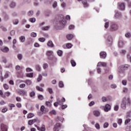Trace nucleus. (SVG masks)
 I'll list each match as a JSON object with an SVG mask.
<instances>
[{
	"instance_id": "nucleus-41",
	"label": "nucleus",
	"mask_w": 131,
	"mask_h": 131,
	"mask_svg": "<svg viewBox=\"0 0 131 131\" xmlns=\"http://www.w3.org/2000/svg\"><path fill=\"white\" fill-rule=\"evenodd\" d=\"M34 116V114H33V113H30L28 114L27 118H32V117H33Z\"/></svg>"
},
{
	"instance_id": "nucleus-18",
	"label": "nucleus",
	"mask_w": 131,
	"mask_h": 131,
	"mask_svg": "<svg viewBox=\"0 0 131 131\" xmlns=\"http://www.w3.org/2000/svg\"><path fill=\"white\" fill-rule=\"evenodd\" d=\"M47 46L50 48H54V43H53V41H52L51 40L48 41L47 43Z\"/></svg>"
},
{
	"instance_id": "nucleus-6",
	"label": "nucleus",
	"mask_w": 131,
	"mask_h": 131,
	"mask_svg": "<svg viewBox=\"0 0 131 131\" xmlns=\"http://www.w3.org/2000/svg\"><path fill=\"white\" fill-rule=\"evenodd\" d=\"M48 60H50V61H52L53 63H56L57 62V58H56L54 55H50V56H48Z\"/></svg>"
},
{
	"instance_id": "nucleus-50",
	"label": "nucleus",
	"mask_w": 131,
	"mask_h": 131,
	"mask_svg": "<svg viewBox=\"0 0 131 131\" xmlns=\"http://www.w3.org/2000/svg\"><path fill=\"white\" fill-rule=\"evenodd\" d=\"M117 123L119 124V125H121V123H122V119H119L118 120Z\"/></svg>"
},
{
	"instance_id": "nucleus-45",
	"label": "nucleus",
	"mask_w": 131,
	"mask_h": 131,
	"mask_svg": "<svg viewBox=\"0 0 131 131\" xmlns=\"http://www.w3.org/2000/svg\"><path fill=\"white\" fill-rule=\"evenodd\" d=\"M34 96H35V92L33 91L30 93V97H31V98L34 97Z\"/></svg>"
},
{
	"instance_id": "nucleus-16",
	"label": "nucleus",
	"mask_w": 131,
	"mask_h": 131,
	"mask_svg": "<svg viewBox=\"0 0 131 131\" xmlns=\"http://www.w3.org/2000/svg\"><path fill=\"white\" fill-rule=\"evenodd\" d=\"M25 84H27V85H31L32 84V81H31V80L27 79L25 81H24Z\"/></svg>"
},
{
	"instance_id": "nucleus-8",
	"label": "nucleus",
	"mask_w": 131,
	"mask_h": 131,
	"mask_svg": "<svg viewBox=\"0 0 131 131\" xmlns=\"http://www.w3.org/2000/svg\"><path fill=\"white\" fill-rule=\"evenodd\" d=\"M18 94L20 96H25V97H27V91H26L25 90H20L19 91H18Z\"/></svg>"
},
{
	"instance_id": "nucleus-54",
	"label": "nucleus",
	"mask_w": 131,
	"mask_h": 131,
	"mask_svg": "<svg viewBox=\"0 0 131 131\" xmlns=\"http://www.w3.org/2000/svg\"><path fill=\"white\" fill-rule=\"evenodd\" d=\"M48 91L51 95L53 94V89L52 88H48Z\"/></svg>"
},
{
	"instance_id": "nucleus-57",
	"label": "nucleus",
	"mask_w": 131,
	"mask_h": 131,
	"mask_svg": "<svg viewBox=\"0 0 131 131\" xmlns=\"http://www.w3.org/2000/svg\"><path fill=\"white\" fill-rule=\"evenodd\" d=\"M38 98L39 99V100H40V101H42V100L43 99V96H42V95H39L38 96Z\"/></svg>"
},
{
	"instance_id": "nucleus-63",
	"label": "nucleus",
	"mask_w": 131,
	"mask_h": 131,
	"mask_svg": "<svg viewBox=\"0 0 131 131\" xmlns=\"http://www.w3.org/2000/svg\"><path fill=\"white\" fill-rule=\"evenodd\" d=\"M102 102H107V98L106 97H102Z\"/></svg>"
},
{
	"instance_id": "nucleus-20",
	"label": "nucleus",
	"mask_w": 131,
	"mask_h": 131,
	"mask_svg": "<svg viewBox=\"0 0 131 131\" xmlns=\"http://www.w3.org/2000/svg\"><path fill=\"white\" fill-rule=\"evenodd\" d=\"M74 36L73 34H70L67 35V38L68 40H72Z\"/></svg>"
},
{
	"instance_id": "nucleus-49",
	"label": "nucleus",
	"mask_w": 131,
	"mask_h": 131,
	"mask_svg": "<svg viewBox=\"0 0 131 131\" xmlns=\"http://www.w3.org/2000/svg\"><path fill=\"white\" fill-rule=\"evenodd\" d=\"M26 71L27 72H32V71H33V70L31 68H27L26 69Z\"/></svg>"
},
{
	"instance_id": "nucleus-52",
	"label": "nucleus",
	"mask_w": 131,
	"mask_h": 131,
	"mask_svg": "<svg viewBox=\"0 0 131 131\" xmlns=\"http://www.w3.org/2000/svg\"><path fill=\"white\" fill-rule=\"evenodd\" d=\"M129 122H130V119L128 118L126 120H125V122H124V124L125 125L127 124V123H129Z\"/></svg>"
},
{
	"instance_id": "nucleus-3",
	"label": "nucleus",
	"mask_w": 131,
	"mask_h": 131,
	"mask_svg": "<svg viewBox=\"0 0 131 131\" xmlns=\"http://www.w3.org/2000/svg\"><path fill=\"white\" fill-rule=\"evenodd\" d=\"M129 67V64L122 65L119 67L118 69V72H119V73H123L124 72V71L127 70V69H128Z\"/></svg>"
},
{
	"instance_id": "nucleus-59",
	"label": "nucleus",
	"mask_w": 131,
	"mask_h": 131,
	"mask_svg": "<svg viewBox=\"0 0 131 131\" xmlns=\"http://www.w3.org/2000/svg\"><path fill=\"white\" fill-rule=\"evenodd\" d=\"M108 27H109V22H106L105 23L104 28H106V29H107Z\"/></svg>"
},
{
	"instance_id": "nucleus-7",
	"label": "nucleus",
	"mask_w": 131,
	"mask_h": 131,
	"mask_svg": "<svg viewBox=\"0 0 131 131\" xmlns=\"http://www.w3.org/2000/svg\"><path fill=\"white\" fill-rule=\"evenodd\" d=\"M100 56L101 59H106V57H107V53H106V52L101 51L100 53Z\"/></svg>"
},
{
	"instance_id": "nucleus-17",
	"label": "nucleus",
	"mask_w": 131,
	"mask_h": 131,
	"mask_svg": "<svg viewBox=\"0 0 131 131\" xmlns=\"http://www.w3.org/2000/svg\"><path fill=\"white\" fill-rule=\"evenodd\" d=\"M115 18L116 19H119V18H121V13L120 12H117L115 15Z\"/></svg>"
},
{
	"instance_id": "nucleus-10",
	"label": "nucleus",
	"mask_w": 131,
	"mask_h": 131,
	"mask_svg": "<svg viewBox=\"0 0 131 131\" xmlns=\"http://www.w3.org/2000/svg\"><path fill=\"white\" fill-rule=\"evenodd\" d=\"M104 110L105 112H108L110 110H111V105L110 104H107L105 105Z\"/></svg>"
},
{
	"instance_id": "nucleus-22",
	"label": "nucleus",
	"mask_w": 131,
	"mask_h": 131,
	"mask_svg": "<svg viewBox=\"0 0 131 131\" xmlns=\"http://www.w3.org/2000/svg\"><path fill=\"white\" fill-rule=\"evenodd\" d=\"M47 55L48 57H50V56H52L54 55V52H53V51L51 50L48 51L47 52Z\"/></svg>"
},
{
	"instance_id": "nucleus-48",
	"label": "nucleus",
	"mask_w": 131,
	"mask_h": 131,
	"mask_svg": "<svg viewBox=\"0 0 131 131\" xmlns=\"http://www.w3.org/2000/svg\"><path fill=\"white\" fill-rule=\"evenodd\" d=\"M72 47V45H71V43H67L66 45V47L68 48V49H71Z\"/></svg>"
},
{
	"instance_id": "nucleus-37",
	"label": "nucleus",
	"mask_w": 131,
	"mask_h": 131,
	"mask_svg": "<svg viewBox=\"0 0 131 131\" xmlns=\"http://www.w3.org/2000/svg\"><path fill=\"white\" fill-rule=\"evenodd\" d=\"M35 68H36V70H37V71H40L41 70V68H40V66L38 64H37L36 66H35Z\"/></svg>"
},
{
	"instance_id": "nucleus-5",
	"label": "nucleus",
	"mask_w": 131,
	"mask_h": 131,
	"mask_svg": "<svg viewBox=\"0 0 131 131\" xmlns=\"http://www.w3.org/2000/svg\"><path fill=\"white\" fill-rule=\"evenodd\" d=\"M105 38L108 43V45H111L113 41V38L112 37V36L110 34H106L105 35Z\"/></svg>"
},
{
	"instance_id": "nucleus-58",
	"label": "nucleus",
	"mask_w": 131,
	"mask_h": 131,
	"mask_svg": "<svg viewBox=\"0 0 131 131\" xmlns=\"http://www.w3.org/2000/svg\"><path fill=\"white\" fill-rule=\"evenodd\" d=\"M50 28V26H46L42 27V30H48Z\"/></svg>"
},
{
	"instance_id": "nucleus-43",
	"label": "nucleus",
	"mask_w": 131,
	"mask_h": 131,
	"mask_svg": "<svg viewBox=\"0 0 131 131\" xmlns=\"http://www.w3.org/2000/svg\"><path fill=\"white\" fill-rule=\"evenodd\" d=\"M32 15H33V11L31 10L28 12V15L30 17H31V16H32Z\"/></svg>"
},
{
	"instance_id": "nucleus-51",
	"label": "nucleus",
	"mask_w": 131,
	"mask_h": 131,
	"mask_svg": "<svg viewBox=\"0 0 131 131\" xmlns=\"http://www.w3.org/2000/svg\"><path fill=\"white\" fill-rule=\"evenodd\" d=\"M3 88L5 90H9V85L7 84H4L3 85Z\"/></svg>"
},
{
	"instance_id": "nucleus-28",
	"label": "nucleus",
	"mask_w": 131,
	"mask_h": 131,
	"mask_svg": "<svg viewBox=\"0 0 131 131\" xmlns=\"http://www.w3.org/2000/svg\"><path fill=\"white\" fill-rule=\"evenodd\" d=\"M57 54L59 57H62V56H63V51H62V50H58Z\"/></svg>"
},
{
	"instance_id": "nucleus-32",
	"label": "nucleus",
	"mask_w": 131,
	"mask_h": 131,
	"mask_svg": "<svg viewBox=\"0 0 131 131\" xmlns=\"http://www.w3.org/2000/svg\"><path fill=\"white\" fill-rule=\"evenodd\" d=\"M82 4L84 8H88V7H89V4H88L86 1H82Z\"/></svg>"
},
{
	"instance_id": "nucleus-38",
	"label": "nucleus",
	"mask_w": 131,
	"mask_h": 131,
	"mask_svg": "<svg viewBox=\"0 0 131 131\" xmlns=\"http://www.w3.org/2000/svg\"><path fill=\"white\" fill-rule=\"evenodd\" d=\"M59 88H63L64 87V83H63V81H60L59 82Z\"/></svg>"
},
{
	"instance_id": "nucleus-42",
	"label": "nucleus",
	"mask_w": 131,
	"mask_h": 131,
	"mask_svg": "<svg viewBox=\"0 0 131 131\" xmlns=\"http://www.w3.org/2000/svg\"><path fill=\"white\" fill-rule=\"evenodd\" d=\"M108 126H109V123H108V122H105L103 124V128H107V127H108Z\"/></svg>"
},
{
	"instance_id": "nucleus-4",
	"label": "nucleus",
	"mask_w": 131,
	"mask_h": 131,
	"mask_svg": "<svg viewBox=\"0 0 131 131\" xmlns=\"http://www.w3.org/2000/svg\"><path fill=\"white\" fill-rule=\"evenodd\" d=\"M118 30V25L114 23H112L110 27V31H116Z\"/></svg>"
},
{
	"instance_id": "nucleus-47",
	"label": "nucleus",
	"mask_w": 131,
	"mask_h": 131,
	"mask_svg": "<svg viewBox=\"0 0 131 131\" xmlns=\"http://www.w3.org/2000/svg\"><path fill=\"white\" fill-rule=\"evenodd\" d=\"M57 6H58V3H57V2H54V3L52 5V7L53 8H54V9H55V8H57Z\"/></svg>"
},
{
	"instance_id": "nucleus-40",
	"label": "nucleus",
	"mask_w": 131,
	"mask_h": 131,
	"mask_svg": "<svg viewBox=\"0 0 131 131\" xmlns=\"http://www.w3.org/2000/svg\"><path fill=\"white\" fill-rule=\"evenodd\" d=\"M38 40L39 41H40V42H45V41H46V38L43 37L39 38Z\"/></svg>"
},
{
	"instance_id": "nucleus-14",
	"label": "nucleus",
	"mask_w": 131,
	"mask_h": 131,
	"mask_svg": "<svg viewBox=\"0 0 131 131\" xmlns=\"http://www.w3.org/2000/svg\"><path fill=\"white\" fill-rule=\"evenodd\" d=\"M1 51L2 52H3V53H8L9 52V48L5 47H3L1 49Z\"/></svg>"
},
{
	"instance_id": "nucleus-12",
	"label": "nucleus",
	"mask_w": 131,
	"mask_h": 131,
	"mask_svg": "<svg viewBox=\"0 0 131 131\" xmlns=\"http://www.w3.org/2000/svg\"><path fill=\"white\" fill-rule=\"evenodd\" d=\"M60 126H61V124L60 123H56L54 126L53 130L54 131H59V127H60Z\"/></svg>"
},
{
	"instance_id": "nucleus-19",
	"label": "nucleus",
	"mask_w": 131,
	"mask_h": 131,
	"mask_svg": "<svg viewBox=\"0 0 131 131\" xmlns=\"http://www.w3.org/2000/svg\"><path fill=\"white\" fill-rule=\"evenodd\" d=\"M37 129L39 131H46V126H45V125H42L41 127L39 126L37 127Z\"/></svg>"
},
{
	"instance_id": "nucleus-27",
	"label": "nucleus",
	"mask_w": 131,
	"mask_h": 131,
	"mask_svg": "<svg viewBox=\"0 0 131 131\" xmlns=\"http://www.w3.org/2000/svg\"><path fill=\"white\" fill-rule=\"evenodd\" d=\"M27 77H30V78H32L33 77V73H29L26 74Z\"/></svg>"
},
{
	"instance_id": "nucleus-31",
	"label": "nucleus",
	"mask_w": 131,
	"mask_h": 131,
	"mask_svg": "<svg viewBox=\"0 0 131 131\" xmlns=\"http://www.w3.org/2000/svg\"><path fill=\"white\" fill-rule=\"evenodd\" d=\"M36 89L37 91H38L39 92H43V89L39 87V86H36Z\"/></svg>"
},
{
	"instance_id": "nucleus-34",
	"label": "nucleus",
	"mask_w": 131,
	"mask_h": 131,
	"mask_svg": "<svg viewBox=\"0 0 131 131\" xmlns=\"http://www.w3.org/2000/svg\"><path fill=\"white\" fill-rule=\"evenodd\" d=\"M125 37L127 38H130L131 37V34L130 32H127L125 34Z\"/></svg>"
},
{
	"instance_id": "nucleus-30",
	"label": "nucleus",
	"mask_w": 131,
	"mask_h": 131,
	"mask_svg": "<svg viewBox=\"0 0 131 131\" xmlns=\"http://www.w3.org/2000/svg\"><path fill=\"white\" fill-rule=\"evenodd\" d=\"M17 59H18V60H19V61H21V60H22V59H23V55L21 54H18L17 55Z\"/></svg>"
},
{
	"instance_id": "nucleus-24",
	"label": "nucleus",
	"mask_w": 131,
	"mask_h": 131,
	"mask_svg": "<svg viewBox=\"0 0 131 131\" xmlns=\"http://www.w3.org/2000/svg\"><path fill=\"white\" fill-rule=\"evenodd\" d=\"M13 25H18L19 24V20L18 19H14L12 21Z\"/></svg>"
},
{
	"instance_id": "nucleus-46",
	"label": "nucleus",
	"mask_w": 131,
	"mask_h": 131,
	"mask_svg": "<svg viewBox=\"0 0 131 131\" xmlns=\"http://www.w3.org/2000/svg\"><path fill=\"white\" fill-rule=\"evenodd\" d=\"M114 109L115 111H118V110L119 109V106H118V105H115Z\"/></svg>"
},
{
	"instance_id": "nucleus-33",
	"label": "nucleus",
	"mask_w": 131,
	"mask_h": 131,
	"mask_svg": "<svg viewBox=\"0 0 131 131\" xmlns=\"http://www.w3.org/2000/svg\"><path fill=\"white\" fill-rule=\"evenodd\" d=\"M29 20L31 23H34L36 21V19L34 17L30 18Z\"/></svg>"
},
{
	"instance_id": "nucleus-61",
	"label": "nucleus",
	"mask_w": 131,
	"mask_h": 131,
	"mask_svg": "<svg viewBox=\"0 0 131 131\" xmlns=\"http://www.w3.org/2000/svg\"><path fill=\"white\" fill-rule=\"evenodd\" d=\"M2 62H3V63H5V64H6L7 62V58H6L5 57H3Z\"/></svg>"
},
{
	"instance_id": "nucleus-44",
	"label": "nucleus",
	"mask_w": 131,
	"mask_h": 131,
	"mask_svg": "<svg viewBox=\"0 0 131 131\" xmlns=\"http://www.w3.org/2000/svg\"><path fill=\"white\" fill-rule=\"evenodd\" d=\"M31 37H36V36H37L36 33H35V32H32L31 33Z\"/></svg>"
},
{
	"instance_id": "nucleus-53",
	"label": "nucleus",
	"mask_w": 131,
	"mask_h": 131,
	"mask_svg": "<svg viewBox=\"0 0 131 131\" xmlns=\"http://www.w3.org/2000/svg\"><path fill=\"white\" fill-rule=\"evenodd\" d=\"M120 54H122V55H125L126 51L125 50H122L120 51Z\"/></svg>"
},
{
	"instance_id": "nucleus-21",
	"label": "nucleus",
	"mask_w": 131,
	"mask_h": 131,
	"mask_svg": "<svg viewBox=\"0 0 131 131\" xmlns=\"http://www.w3.org/2000/svg\"><path fill=\"white\" fill-rule=\"evenodd\" d=\"M125 9V4L124 3H121L119 5V9L120 10H124Z\"/></svg>"
},
{
	"instance_id": "nucleus-35",
	"label": "nucleus",
	"mask_w": 131,
	"mask_h": 131,
	"mask_svg": "<svg viewBox=\"0 0 131 131\" xmlns=\"http://www.w3.org/2000/svg\"><path fill=\"white\" fill-rule=\"evenodd\" d=\"M71 64L73 67H75V66H76V62L73 60L71 61Z\"/></svg>"
},
{
	"instance_id": "nucleus-25",
	"label": "nucleus",
	"mask_w": 131,
	"mask_h": 131,
	"mask_svg": "<svg viewBox=\"0 0 131 131\" xmlns=\"http://www.w3.org/2000/svg\"><path fill=\"white\" fill-rule=\"evenodd\" d=\"M19 40L21 41V42H25V36H21L20 37H19Z\"/></svg>"
},
{
	"instance_id": "nucleus-11",
	"label": "nucleus",
	"mask_w": 131,
	"mask_h": 131,
	"mask_svg": "<svg viewBox=\"0 0 131 131\" xmlns=\"http://www.w3.org/2000/svg\"><path fill=\"white\" fill-rule=\"evenodd\" d=\"M1 129L2 131H8V126L3 123L1 125Z\"/></svg>"
},
{
	"instance_id": "nucleus-23",
	"label": "nucleus",
	"mask_w": 131,
	"mask_h": 131,
	"mask_svg": "<svg viewBox=\"0 0 131 131\" xmlns=\"http://www.w3.org/2000/svg\"><path fill=\"white\" fill-rule=\"evenodd\" d=\"M9 7L11 9H14L16 7V3L12 2L10 5Z\"/></svg>"
},
{
	"instance_id": "nucleus-36",
	"label": "nucleus",
	"mask_w": 131,
	"mask_h": 131,
	"mask_svg": "<svg viewBox=\"0 0 131 131\" xmlns=\"http://www.w3.org/2000/svg\"><path fill=\"white\" fill-rule=\"evenodd\" d=\"M95 127L96 128V129H100L101 128V127L100 126V124H99V123H96L95 124Z\"/></svg>"
},
{
	"instance_id": "nucleus-60",
	"label": "nucleus",
	"mask_w": 131,
	"mask_h": 131,
	"mask_svg": "<svg viewBox=\"0 0 131 131\" xmlns=\"http://www.w3.org/2000/svg\"><path fill=\"white\" fill-rule=\"evenodd\" d=\"M127 59H128V61H129L131 63V56L129 54L127 55Z\"/></svg>"
},
{
	"instance_id": "nucleus-13",
	"label": "nucleus",
	"mask_w": 131,
	"mask_h": 131,
	"mask_svg": "<svg viewBox=\"0 0 131 131\" xmlns=\"http://www.w3.org/2000/svg\"><path fill=\"white\" fill-rule=\"evenodd\" d=\"M100 65H101L102 67H107V63L105 62H99L97 64V67H99Z\"/></svg>"
},
{
	"instance_id": "nucleus-26",
	"label": "nucleus",
	"mask_w": 131,
	"mask_h": 131,
	"mask_svg": "<svg viewBox=\"0 0 131 131\" xmlns=\"http://www.w3.org/2000/svg\"><path fill=\"white\" fill-rule=\"evenodd\" d=\"M123 46H124V44L123 43V41H119L118 42V46L119 48H123Z\"/></svg>"
},
{
	"instance_id": "nucleus-39",
	"label": "nucleus",
	"mask_w": 131,
	"mask_h": 131,
	"mask_svg": "<svg viewBox=\"0 0 131 131\" xmlns=\"http://www.w3.org/2000/svg\"><path fill=\"white\" fill-rule=\"evenodd\" d=\"M45 106L44 105H41V107H40V111L41 112H42V114H43V113L45 112Z\"/></svg>"
},
{
	"instance_id": "nucleus-55",
	"label": "nucleus",
	"mask_w": 131,
	"mask_h": 131,
	"mask_svg": "<svg viewBox=\"0 0 131 131\" xmlns=\"http://www.w3.org/2000/svg\"><path fill=\"white\" fill-rule=\"evenodd\" d=\"M57 113L56 112V111L55 110H52L51 112H50V114L51 115H56Z\"/></svg>"
},
{
	"instance_id": "nucleus-9",
	"label": "nucleus",
	"mask_w": 131,
	"mask_h": 131,
	"mask_svg": "<svg viewBox=\"0 0 131 131\" xmlns=\"http://www.w3.org/2000/svg\"><path fill=\"white\" fill-rule=\"evenodd\" d=\"M10 19V15L7 13H5L3 15V20L7 22Z\"/></svg>"
},
{
	"instance_id": "nucleus-29",
	"label": "nucleus",
	"mask_w": 131,
	"mask_h": 131,
	"mask_svg": "<svg viewBox=\"0 0 131 131\" xmlns=\"http://www.w3.org/2000/svg\"><path fill=\"white\" fill-rule=\"evenodd\" d=\"M42 79V76L41 74H39L38 78H37V81L39 82Z\"/></svg>"
},
{
	"instance_id": "nucleus-2",
	"label": "nucleus",
	"mask_w": 131,
	"mask_h": 131,
	"mask_svg": "<svg viewBox=\"0 0 131 131\" xmlns=\"http://www.w3.org/2000/svg\"><path fill=\"white\" fill-rule=\"evenodd\" d=\"M130 106L131 105V100L130 98L126 97H124L122 99V102L121 103V108L123 110L126 109V105Z\"/></svg>"
},
{
	"instance_id": "nucleus-64",
	"label": "nucleus",
	"mask_w": 131,
	"mask_h": 131,
	"mask_svg": "<svg viewBox=\"0 0 131 131\" xmlns=\"http://www.w3.org/2000/svg\"><path fill=\"white\" fill-rule=\"evenodd\" d=\"M126 130L127 131H131V127H130V126H127V127L126 128Z\"/></svg>"
},
{
	"instance_id": "nucleus-62",
	"label": "nucleus",
	"mask_w": 131,
	"mask_h": 131,
	"mask_svg": "<svg viewBox=\"0 0 131 131\" xmlns=\"http://www.w3.org/2000/svg\"><path fill=\"white\" fill-rule=\"evenodd\" d=\"M57 101L59 105H62L63 104L62 100H61L60 99H57Z\"/></svg>"
},
{
	"instance_id": "nucleus-1",
	"label": "nucleus",
	"mask_w": 131,
	"mask_h": 131,
	"mask_svg": "<svg viewBox=\"0 0 131 131\" xmlns=\"http://www.w3.org/2000/svg\"><path fill=\"white\" fill-rule=\"evenodd\" d=\"M56 20L58 24V27L59 28H64L66 24V19H65L64 16L63 15H57L56 17Z\"/></svg>"
},
{
	"instance_id": "nucleus-56",
	"label": "nucleus",
	"mask_w": 131,
	"mask_h": 131,
	"mask_svg": "<svg viewBox=\"0 0 131 131\" xmlns=\"http://www.w3.org/2000/svg\"><path fill=\"white\" fill-rule=\"evenodd\" d=\"M31 0H24V4H30Z\"/></svg>"
},
{
	"instance_id": "nucleus-15",
	"label": "nucleus",
	"mask_w": 131,
	"mask_h": 131,
	"mask_svg": "<svg viewBox=\"0 0 131 131\" xmlns=\"http://www.w3.org/2000/svg\"><path fill=\"white\" fill-rule=\"evenodd\" d=\"M93 114L96 117H99L100 116L101 113H100V111H94L93 112Z\"/></svg>"
}]
</instances>
